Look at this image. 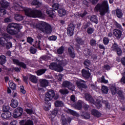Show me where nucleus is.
Returning a JSON list of instances; mask_svg holds the SVG:
<instances>
[{
    "instance_id": "nucleus-1",
    "label": "nucleus",
    "mask_w": 125,
    "mask_h": 125,
    "mask_svg": "<svg viewBox=\"0 0 125 125\" xmlns=\"http://www.w3.org/2000/svg\"><path fill=\"white\" fill-rule=\"evenodd\" d=\"M21 3L20 2L16 3L14 7L16 10H24L25 15L28 16V17H32L33 18H43L44 16L42 13L41 11H39L37 10H33L32 9L28 8H23L21 5H20Z\"/></svg>"
},
{
    "instance_id": "nucleus-2",
    "label": "nucleus",
    "mask_w": 125,
    "mask_h": 125,
    "mask_svg": "<svg viewBox=\"0 0 125 125\" xmlns=\"http://www.w3.org/2000/svg\"><path fill=\"white\" fill-rule=\"evenodd\" d=\"M23 28L22 25L17 23H10L7 27V32L10 35H17Z\"/></svg>"
},
{
    "instance_id": "nucleus-3",
    "label": "nucleus",
    "mask_w": 125,
    "mask_h": 125,
    "mask_svg": "<svg viewBox=\"0 0 125 125\" xmlns=\"http://www.w3.org/2000/svg\"><path fill=\"white\" fill-rule=\"evenodd\" d=\"M36 28L41 32L46 33V34H50L51 33V26L48 23L44 21L39 22L36 25Z\"/></svg>"
},
{
    "instance_id": "nucleus-4",
    "label": "nucleus",
    "mask_w": 125,
    "mask_h": 125,
    "mask_svg": "<svg viewBox=\"0 0 125 125\" xmlns=\"http://www.w3.org/2000/svg\"><path fill=\"white\" fill-rule=\"evenodd\" d=\"M95 10H100L102 16L105 15V13L109 11V5L107 1H104L102 5L98 4L95 8Z\"/></svg>"
},
{
    "instance_id": "nucleus-5",
    "label": "nucleus",
    "mask_w": 125,
    "mask_h": 125,
    "mask_svg": "<svg viewBox=\"0 0 125 125\" xmlns=\"http://www.w3.org/2000/svg\"><path fill=\"white\" fill-rule=\"evenodd\" d=\"M85 98L87 101H89L90 102H91L92 103H93V104H95L96 105L97 108L99 109L101 107V104H100V102H101V97H99V99H96V101L94 100L92 98H91V96H90L88 93L85 94Z\"/></svg>"
},
{
    "instance_id": "nucleus-6",
    "label": "nucleus",
    "mask_w": 125,
    "mask_h": 125,
    "mask_svg": "<svg viewBox=\"0 0 125 125\" xmlns=\"http://www.w3.org/2000/svg\"><path fill=\"white\" fill-rule=\"evenodd\" d=\"M1 36H2V37H0V44L2 45V46H5V45H6L5 41H7L6 42H7V41H8V40H11L12 37L6 33H1Z\"/></svg>"
},
{
    "instance_id": "nucleus-7",
    "label": "nucleus",
    "mask_w": 125,
    "mask_h": 125,
    "mask_svg": "<svg viewBox=\"0 0 125 125\" xmlns=\"http://www.w3.org/2000/svg\"><path fill=\"white\" fill-rule=\"evenodd\" d=\"M55 96V92L52 90H49L45 94V101H50L54 98Z\"/></svg>"
},
{
    "instance_id": "nucleus-8",
    "label": "nucleus",
    "mask_w": 125,
    "mask_h": 125,
    "mask_svg": "<svg viewBox=\"0 0 125 125\" xmlns=\"http://www.w3.org/2000/svg\"><path fill=\"white\" fill-rule=\"evenodd\" d=\"M0 4L2 8H0V16H3V15L6 13V11L4 8H5V7H7V6L9 5V3L7 1L2 0L0 1Z\"/></svg>"
},
{
    "instance_id": "nucleus-9",
    "label": "nucleus",
    "mask_w": 125,
    "mask_h": 125,
    "mask_svg": "<svg viewBox=\"0 0 125 125\" xmlns=\"http://www.w3.org/2000/svg\"><path fill=\"white\" fill-rule=\"evenodd\" d=\"M50 69L51 70H55L57 72H62L63 71V67L60 65H57V63L53 62L50 64Z\"/></svg>"
},
{
    "instance_id": "nucleus-10",
    "label": "nucleus",
    "mask_w": 125,
    "mask_h": 125,
    "mask_svg": "<svg viewBox=\"0 0 125 125\" xmlns=\"http://www.w3.org/2000/svg\"><path fill=\"white\" fill-rule=\"evenodd\" d=\"M22 114H23V109L19 107L14 110L13 117L15 118H19L22 116Z\"/></svg>"
},
{
    "instance_id": "nucleus-11",
    "label": "nucleus",
    "mask_w": 125,
    "mask_h": 125,
    "mask_svg": "<svg viewBox=\"0 0 125 125\" xmlns=\"http://www.w3.org/2000/svg\"><path fill=\"white\" fill-rule=\"evenodd\" d=\"M62 86L63 87H67L69 90H71L72 91H74V89H75V86L67 81H64L62 83Z\"/></svg>"
},
{
    "instance_id": "nucleus-12",
    "label": "nucleus",
    "mask_w": 125,
    "mask_h": 125,
    "mask_svg": "<svg viewBox=\"0 0 125 125\" xmlns=\"http://www.w3.org/2000/svg\"><path fill=\"white\" fill-rule=\"evenodd\" d=\"M74 30H75V25L70 23L67 28V35L70 37L74 35Z\"/></svg>"
},
{
    "instance_id": "nucleus-13",
    "label": "nucleus",
    "mask_w": 125,
    "mask_h": 125,
    "mask_svg": "<svg viewBox=\"0 0 125 125\" xmlns=\"http://www.w3.org/2000/svg\"><path fill=\"white\" fill-rule=\"evenodd\" d=\"M13 61L14 64H16V65H17L18 66H20V67L23 68V69H26V68H27V65L25 64V63L20 62L18 60L13 59Z\"/></svg>"
},
{
    "instance_id": "nucleus-14",
    "label": "nucleus",
    "mask_w": 125,
    "mask_h": 125,
    "mask_svg": "<svg viewBox=\"0 0 125 125\" xmlns=\"http://www.w3.org/2000/svg\"><path fill=\"white\" fill-rule=\"evenodd\" d=\"M84 83V82L82 80H79L76 83L79 89L82 90V88H85L86 87V86L83 83Z\"/></svg>"
},
{
    "instance_id": "nucleus-15",
    "label": "nucleus",
    "mask_w": 125,
    "mask_h": 125,
    "mask_svg": "<svg viewBox=\"0 0 125 125\" xmlns=\"http://www.w3.org/2000/svg\"><path fill=\"white\" fill-rule=\"evenodd\" d=\"M113 33L114 36H115L117 39H120L122 37V31L119 29H114L113 31Z\"/></svg>"
},
{
    "instance_id": "nucleus-16",
    "label": "nucleus",
    "mask_w": 125,
    "mask_h": 125,
    "mask_svg": "<svg viewBox=\"0 0 125 125\" xmlns=\"http://www.w3.org/2000/svg\"><path fill=\"white\" fill-rule=\"evenodd\" d=\"M11 112H4V113L1 114V117L2 119L6 120L10 119L11 117Z\"/></svg>"
},
{
    "instance_id": "nucleus-17",
    "label": "nucleus",
    "mask_w": 125,
    "mask_h": 125,
    "mask_svg": "<svg viewBox=\"0 0 125 125\" xmlns=\"http://www.w3.org/2000/svg\"><path fill=\"white\" fill-rule=\"evenodd\" d=\"M54 12H55L51 8H48L46 10V13H47L50 17H53Z\"/></svg>"
},
{
    "instance_id": "nucleus-18",
    "label": "nucleus",
    "mask_w": 125,
    "mask_h": 125,
    "mask_svg": "<svg viewBox=\"0 0 125 125\" xmlns=\"http://www.w3.org/2000/svg\"><path fill=\"white\" fill-rule=\"evenodd\" d=\"M82 75L85 79H88L90 77V73L88 70H82Z\"/></svg>"
},
{
    "instance_id": "nucleus-19",
    "label": "nucleus",
    "mask_w": 125,
    "mask_h": 125,
    "mask_svg": "<svg viewBox=\"0 0 125 125\" xmlns=\"http://www.w3.org/2000/svg\"><path fill=\"white\" fill-rule=\"evenodd\" d=\"M18 101L14 99H12L11 101V107H12V108H16L18 106Z\"/></svg>"
},
{
    "instance_id": "nucleus-20",
    "label": "nucleus",
    "mask_w": 125,
    "mask_h": 125,
    "mask_svg": "<svg viewBox=\"0 0 125 125\" xmlns=\"http://www.w3.org/2000/svg\"><path fill=\"white\" fill-rule=\"evenodd\" d=\"M48 85V81L44 79H42L40 80V85L42 87H45L47 85Z\"/></svg>"
},
{
    "instance_id": "nucleus-21",
    "label": "nucleus",
    "mask_w": 125,
    "mask_h": 125,
    "mask_svg": "<svg viewBox=\"0 0 125 125\" xmlns=\"http://www.w3.org/2000/svg\"><path fill=\"white\" fill-rule=\"evenodd\" d=\"M110 90H111L112 94H113V95H115V94H116L117 92H118V94H119L120 92H121V91H120V92L118 91V89H117V87H116L115 85H113L110 87Z\"/></svg>"
},
{
    "instance_id": "nucleus-22",
    "label": "nucleus",
    "mask_w": 125,
    "mask_h": 125,
    "mask_svg": "<svg viewBox=\"0 0 125 125\" xmlns=\"http://www.w3.org/2000/svg\"><path fill=\"white\" fill-rule=\"evenodd\" d=\"M68 52L72 58H75V52H74V48L72 46H70L68 48Z\"/></svg>"
},
{
    "instance_id": "nucleus-23",
    "label": "nucleus",
    "mask_w": 125,
    "mask_h": 125,
    "mask_svg": "<svg viewBox=\"0 0 125 125\" xmlns=\"http://www.w3.org/2000/svg\"><path fill=\"white\" fill-rule=\"evenodd\" d=\"M58 12L59 16H60L61 17H62L64 15H66V10H65V9H61L59 10Z\"/></svg>"
},
{
    "instance_id": "nucleus-24",
    "label": "nucleus",
    "mask_w": 125,
    "mask_h": 125,
    "mask_svg": "<svg viewBox=\"0 0 125 125\" xmlns=\"http://www.w3.org/2000/svg\"><path fill=\"white\" fill-rule=\"evenodd\" d=\"M92 114L95 116V117H97L98 118L101 116V113L95 109H93L92 110Z\"/></svg>"
},
{
    "instance_id": "nucleus-25",
    "label": "nucleus",
    "mask_w": 125,
    "mask_h": 125,
    "mask_svg": "<svg viewBox=\"0 0 125 125\" xmlns=\"http://www.w3.org/2000/svg\"><path fill=\"white\" fill-rule=\"evenodd\" d=\"M102 91L103 93H104V94H107L108 93V91H109V89H108V87L103 85L102 86Z\"/></svg>"
},
{
    "instance_id": "nucleus-26",
    "label": "nucleus",
    "mask_w": 125,
    "mask_h": 125,
    "mask_svg": "<svg viewBox=\"0 0 125 125\" xmlns=\"http://www.w3.org/2000/svg\"><path fill=\"white\" fill-rule=\"evenodd\" d=\"M30 80L34 83H38V78H37V77H36L35 76H31L30 77Z\"/></svg>"
},
{
    "instance_id": "nucleus-27",
    "label": "nucleus",
    "mask_w": 125,
    "mask_h": 125,
    "mask_svg": "<svg viewBox=\"0 0 125 125\" xmlns=\"http://www.w3.org/2000/svg\"><path fill=\"white\" fill-rule=\"evenodd\" d=\"M23 19L24 18H23V16H21V15L16 14L15 15V19L17 21H21V20H23Z\"/></svg>"
},
{
    "instance_id": "nucleus-28",
    "label": "nucleus",
    "mask_w": 125,
    "mask_h": 125,
    "mask_svg": "<svg viewBox=\"0 0 125 125\" xmlns=\"http://www.w3.org/2000/svg\"><path fill=\"white\" fill-rule=\"evenodd\" d=\"M90 21L95 24H97L98 23V20H97V17L96 16H92L90 19Z\"/></svg>"
},
{
    "instance_id": "nucleus-29",
    "label": "nucleus",
    "mask_w": 125,
    "mask_h": 125,
    "mask_svg": "<svg viewBox=\"0 0 125 125\" xmlns=\"http://www.w3.org/2000/svg\"><path fill=\"white\" fill-rule=\"evenodd\" d=\"M55 105L56 107H62L64 106L63 103L60 101H57L55 103Z\"/></svg>"
},
{
    "instance_id": "nucleus-30",
    "label": "nucleus",
    "mask_w": 125,
    "mask_h": 125,
    "mask_svg": "<svg viewBox=\"0 0 125 125\" xmlns=\"http://www.w3.org/2000/svg\"><path fill=\"white\" fill-rule=\"evenodd\" d=\"M116 15L118 18H122L123 17L122 11L119 9H116Z\"/></svg>"
},
{
    "instance_id": "nucleus-31",
    "label": "nucleus",
    "mask_w": 125,
    "mask_h": 125,
    "mask_svg": "<svg viewBox=\"0 0 125 125\" xmlns=\"http://www.w3.org/2000/svg\"><path fill=\"white\" fill-rule=\"evenodd\" d=\"M9 85L12 89H15V88H16V84H14L11 81H9Z\"/></svg>"
},
{
    "instance_id": "nucleus-32",
    "label": "nucleus",
    "mask_w": 125,
    "mask_h": 125,
    "mask_svg": "<svg viewBox=\"0 0 125 125\" xmlns=\"http://www.w3.org/2000/svg\"><path fill=\"white\" fill-rule=\"evenodd\" d=\"M5 63V56L4 55L0 56V64H4Z\"/></svg>"
},
{
    "instance_id": "nucleus-33",
    "label": "nucleus",
    "mask_w": 125,
    "mask_h": 125,
    "mask_svg": "<svg viewBox=\"0 0 125 125\" xmlns=\"http://www.w3.org/2000/svg\"><path fill=\"white\" fill-rule=\"evenodd\" d=\"M45 71H46V69H45L39 70L37 71V74L38 76H41L43 74H44V73H45Z\"/></svg>"
},
{
    "instance_id": "nucleus-34",
    "label": "nucleus",
    "mask_w": 125,
    "mask_h": 125,
    "mask_svg": "<svg viewBox=\"0 0 125 125\" xmlns=\"http://www.w3.org/2000/svg\"><path fill=\"white\" fill-rule=\"evenodd\" d=\"M32 4L33 5H38L39 6H41L42 5V3L39 1V0H34L32 2Z\"/></svg>"
},
{
    "instance_id": "nucleus-35",
    "label": "nucleus",
    "mask_w": 125,
    "mask_h": 125,
    "mask_svg": "<svg viewBox=\"0 0 125 125\" xmlns=\"http://www.w3.org/2000/svg\"><path fill=\"white\" fill-rule=\"evenodd\" d=\"M87 14V12H86V11H84L83 12H82L81 13H77L76 14V15H77L78 16H79V17H84V16H85V15Z\"/></svg>"
},
{
    "instance_id": "nucleus-36",
    "label": "nucleus",
    "mask_w": 125,
    "mask_h": 125,
    "mask_svg": "<svg viewBox=\"0 0 125 125\" xmlns=\"http://www.w3.org/2000/svg\"><path fill=\"white\" fill-rule=\"evenodd\" d=\"M60 92L61 94H68L69 91H68L67 89H62L60 90Z\"/></svg>"
},
{
    "instance_id": "nucleus-37",
    "label": "nucleus",
    "mask_w": 125,
    "mask_h": 125,
    "mask_svg": "<svg viewBox=\"0 0 125 125\" xmlns=\"http://www.w3.org/2000/svg\"><path fill=\"white\" fill-rule=\"evenodd\" d=\"M15 70V72H20V68L18 67H12L11 68H10L9 71H11V72H13V71Z\"/></svg>"
},
{
    "instance_id": "nucleus-38",
    "label": "nucleus",
    "mask_w": 125,
    "mask_h": 125,
    "mask_svg": "<svg viewBox=\"0 0 125 125\" xmlns=\"http://www.w3.org/2000/svg\"><path fill=\"white\" fill-rule=\"evenodd\" d=\"M64 51V47L62 46L57 50V53L58 54H62Z\"/></svg>"
},
{
    "instance_id": "nucleus-39",
    "label": "nucleus",
    "mask_w": 125,
    "mask_h": 125,
    "mask_svg": "<svg viewBox=\"0 0 125 125\" xmlns=\"http://www.w3.org/2000/svg\"><path fill=\"white\" fill-rule=\"evenodd\" d=\"M94 32V28L89 27L87 30V33L89 35H91V34H92Z\"/></svg>"
},
{
    "instance_id": "nucleus-40",
    "label": "nucleus",
    "mask_w": 125,
    "mask_h": 125,
    "mask_svg": "<svg viewBox=\"0 0 125 125\" xmlns=\"http://www.w3.org/2000/svg\"><path fill=\"white\" fill-rule=\"evenodd\" d=\"M68 113H70V114H71V115H73V116H76V117H79V114H78L75 111L72 110L71 109H68Z\"/></svg>"
},
{
    "instance_id": "nucleus-41",
    "label": "nucleus",
    "mask_w": 125,
    "mask_h": 125,
    "mask_svg": "<svg viewBox=\"0 0 125 125\" xmlns=\"http://www.w3.org/2000/svg\"><path fill=\"white\" fill-rule=\"evenodd\" d=\"M48 40H49V41H53L54 42H55V41H56V40H57V37L53 35V36L49 37L48 38Z\"/></svg>"
},
{
    "instance_id": "nucleus-42",
    "label": "nucleus",
    "mask_w": 125,
    "mask_h": 125,
    "mask_svg": "<svg viewBox=\"0 0 125 125\" xmlns=\"http://www.w3.org/2000/svg\"><path fill=\"white\" fill-rule=\"evenodd\" d=\"M3 112H9V105H4L3 106Z\"/></svg>"
},
{
    "instance_id": "nucleus-43",
    "label": "nucleus",
    "mask_w": 125,
    "mask_h": 125,
    "mask_svg": "<svg viewBox=\"0 0 125 125\" xmlns=\"http://www.w3.org/2000/svg\"><path fill=\"white\" fill-rule=\"evenodd\" d=\"M109 41L110 40H109V39L107 38L104 37L103 39L104 44H105V45H107V44L109 43Z\"/></svg>"
},
{
    "instance_id": "nucleus-44",
    "label": "nucleus",
    "mask_w": 125,
    "mask_h": 125,
    "mask_svg": "<svg viewBox=\"0 0 125 125\" xmlns=\"http://www.w3.org/2000/svg\"><path fill=\"white\" fill-rule=\"evenodd\" d=\"M51 107V104H50V103H48V104H46L44 109L45 110V111H48L49 109Z\"/></svg>"
},
{
    "instance_id": "nucleus-45",
    "label": "nucleus",
    "mask_w": 125,
    "mask_h": 125,
    "mask_svg": "<svg viewBox=\"0 0 125 125\" xmlns=\"http://www.w3.org/2000/svg\"><path fill=\"white\" fill-rule=\"evenodd\" d=\"M83 103L79 102L76 106V109H78V110H81V109H82V106L83 105Z\"/></svg>"
},
{
    "instance_id": "nucleus-46",
    "label": "nucleus",
    "mask_w": 125,
    "mask_h": 125,
    "mask_svg": "<svg viewBox=\"0 0 125 125\" xmlns=\"http://www.w3.org/2000/svg\"><path fill=\"white\" fill-rule=\"evenodd\" d=\"M60 111H58V109L55 108L54 110L52 111V116H56L58 113H59Z\"/></svg>"
},
{
    "instance_id": "nucleus-47",
    "label": "nucleus",
    "mask_w": 125,
    "mask_h": 125,
    "mask_svg": "<svg viewBox=\"0 0 125 125\" xmlns=\"http://www.w3.org/2000/svg\"><path fill=\"white\" fill-rule=\"evenodd\" d=\"M119 48L120 47H119V46H118V44H117V43H114L112 46V49L114 51H116L118 49V48Z\"/></svg>"
},
{
    "instance_id": "nucleus-48",
    "label": "nucleus",
    "mask_w": 125,
    "mask_h": 125,
    "mask_svg": "<svg viewBox=\"0 0 125 125\" xmlns=\"http://www.w3.org/2000/svg\"><path fill=\"white\" fill-rule=\"evenodd\" d=\"M20 88L21 93L23 94H26V90H25V88H24L23 86H21Z\"/></svg>"
},
{
    "instance_id": "nucleus-49",
    "label": "nucleus",
    "mask_w": 125,
    "mask_h": 125,
    "mask_svg": "<svg viewBox=\"0 0 125 125\" xmlns=\"http://www.w3.org/2000/svg\"><path fill=\"white\" fill-rule=\"evenodd\" d=\"M115 51L117 52L119 56H121L122 55V49H121V48H118Z\"/></svg>"
},
{
    "instance_id": "nucleus-50",
    "label": "nucleus",
    "mask_w": 125,
    "mask_h": 125,
    "mask_svg": "<svg viewBox=\"0 0 125 125\" xmlns=\"http://www.w3.org/2000/svg\"><path fill=\"white\" fill-rule=\"evenodd\" d=\"M52 7L55 10H57L59 8V4L58 3H55L52 5Z\"/></svg>"
},
{
    "instance_id": "nucleus-51",
    "label": "nucleus",
    "mask_w": 125,
    "mask_h": 125,
    "mask_svg": "<svg viewBox=\"0 0 125 125\" xmlns=\"http://www.w3.org/2000/svg\"><path fill=\"white\" fill-rule=\"evenodd\" d=\"M101 83H107L108 80H106L105 79V77L104 76H102L101 78Z\"/></svg>"
},
{
    "instance_id": "nucleus-52",
    "label": "nucleus",
    "mask_w": 125,
    "mask_h": 125,
    "mask_svg": "<svg viewBox=\"0 0 125 125\" xmlns=\"http://www.w3.org/2000/svg\"><path fill=\"white\" fill-rule=\"evenodd\" d=\"M91 45H92V46L96 45V41L94 40V39H92L90 41V42Z\"/></svg>"
},
{
    "instance_id": "nucleus-53",
    "label": "nucleus",
    "mask_w": 125,
    "mask_h": 125,
    "mask_svg": "<svg viewBox=\"0 0 125 125\" xmlns=\"http://www.w3.org/2000/svg\"><path fill=\"white\" fill-rule=\"evenodd\" d=\"M27 42H29V43H32L33 42H34V39L31 37H28L27 39Z\"/></svg>"
},
{
    "instance_id": "nucleus-54",
    "label": "nucleus",
    "mask_w": 125,
    "mask_h": 125,
    "mask_svg": "<svg viewBox=\"0 0 125 125\" xmlns=\"http://www.w3.org/2000/svg\"><path fill=\"white\" fill-rule=\"evenodd\" d=\"M25 111L27 114L31 115V114H33V109H26Z\"/></svg>"
},
{
    "instance_id": "nucleus-55",
    "label": "nucleus",
    "mask_w": 125,
    "mask_h": 125,
    "mask_svg": "<svg viewBox=\"0 0 125 125\" xmlns=\"http://www.w3.org/2000/svg\"><path fill=\"white\" fill-rule=\"evenodd\" d=\"M56 78L58 79V81L61 82V81H62V78H63V75L61 74H59Z\"/></svg>"
},
{
    "instance_id": "nucleus-56",
    "label": "nucleus",
    "mask_w": 125,
    "mask_h": 125,
    "mask_svg": "<svg viewBox=\"0 0 125 125\" xmlns=\"http://www.w3.org/2000/svg\"><path fill=\"white\" fill-rule=\"evenodd\" d=\"M36 51H37V50H36V49H35L32 47L30 48L31 53H32L33 54H35V53H36Z\"/></svg>"
},
{
    "instance_id": "nucleus-57",
    "label": "nucleus",
    "mask_w": 125,
    "mask_h": 125,
    "mask_svg": "<svg viewBox=\"0 0 125 125\" xmlns=\"http://www.w3.org/2000/svg\"><path fill=\"white\" fill-rule=\"evenodd\" d=\"M12 46V43L10 42H8L7 44H6L7 48H10Z\"/></svg>"
},
{
    "instance_id": "nucleus-58",
    "label": "nucleus",
    "mask_w": 125,
    "mask_h": 125,
    "mask_svg": "<svg viewBox=\"0 0 125 125\" xmlns=\"http://www.w3.org/2000/svg\"><path fill=\"white\" fill-rule=\"evenodd\" d=\"M90 64V62L89 61V60H86L84 62V64L85 66H89V64Z\"/></svg>"
},
{
    "instance_id": "nucleus-59",
    "label": "nucleus",
    "mask_w": 125,
    "mask_h": 125,
    "mask_svg": "<svg viewBox=\"0 0 125 125\" xmlns=\"http://www.w3.org/2000/svg\"><path fill=\"white\" fill-rule=\"evenodd\" d=\"M89 25H88V23H85L83 24V29H86V28L88 27Z\"/></svg>"
},
{
    "instance_id": "nucleus-60",
    "label": "nucleus",
    "mask_w": 125,
    "mask_h": 125,
    "mask_svg": "<svg viewBox=\"0 0 125 125\" xmlns=\"http://www.w3.org/2000/svg\"><path fill=\"white\" fill-rule=\"evenodd\" d=\"M4 21L6 23H7L8 22H11V19H10V18H6Z\"/></svg>"
},
{
    "instance_id": "nucleus-61",
    "label": "nucleus",
    "mask_w": 125,
    "mask_h": 125,
    "mask_svg": "<svg viewBox=\"0 0 125 125\" xmlns=\"http://www.w3.org/2000/svg\"><path fill=\"white\" fill-rule=\"evenodd\" d=\"M70 99L71 101H73V102H75V101H76V98H75V96L74 95L71 96Z\"/></svg>"
},
{
    "instance_id": "nucleus-62",
    "label": "nucleus",
    "mask_w": 125,
    "mask_h": 125,
    "mask_svg": "<svg viewBox=\"0 0 125 125\" xmlns=\"http://www.w3.org/2000/svg\"><path fill=\"white\" fill-rule=\"evenodd\" d=\"M121 62L123 65L125 66V58H122L121 59Z\"/></svg>"
},
{
    "instance_id": "nucleus-63",
    "label": "nucleus",
    "mask_w": 125,
    "mask_h": 125,
    "mask_svg": "<svg viewBox=\"0 0 125 125\" xmlns=\"http://www.w3.org/2000/svg\"><path fill=\"white\" fill-rule=\"evenodd\" d=\"M99 47L101 48V49H104V50H105V47L102 44H99Z\"/></svg>"
},
{
    "instance_id": "nucleus-64",
    "label": "nucleus",
    "mask_w": 125,
    "mask_h": 125,
    "mask_svg": "<svg viewBox=\"0 0 125 125\" xmlns=\"http://www.w3.org/2000/svg\"><path fill=\"white\" fill-rule=\"evenodd\" d=\"M121 83H125V77H123L121 80Z\"/></svg>"
}]
</instances>
